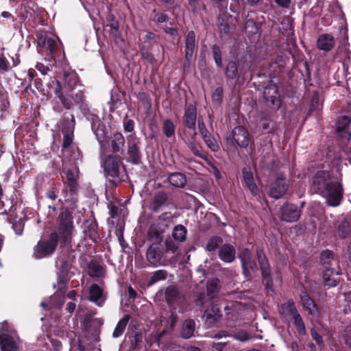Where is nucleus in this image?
I'll use <instances>...</instances> for the list:
<instances>
[{
    "mask_svg": "<svg viewBox=\"0 0 351 351\" xmlns=\"http://www.w3.org/2000/svg\"><path fill=\"white\" fill-rule=\"evenodd\" d=\"M51 87L65 109L72 110L76 106L82 113L88 110L84 85L75 70L64 71L62 83L56 77H51Z\"/></svg>",
    "mask_w": 351,
    "mask_h": 351,
    "instance_id": "1",
    "label": "nucleus"
},
{
    "mask_svg": "<svg viewBox=\"0 0 351 351\" xmlns=\"http://www.w3.org/2000/svg\"><path fill=\"white\" fill-rule=\"evenodd\" d=\"M311 191L322 197H343L342 184L326 170H319L312 177Z\"/></svg>",
    "mask_w": 351,
    "mask_h": 351,
    "instance_id": "2",
    "label": "nucleus"
},
{
    "mask_svg": "<svg viewBox=\"0 0 351 351\" xmlns=\"http://www.w3.org/2000/svg\"><path fill=\"white\" fill-rule=\"evenodd\" d=\"M74 228L73 216L65 210L61 211L56 219V229L60 238V247L69 246L72 242V232Z\"/></svg>",
    "mask_w": 351,
    "mask_h": 351,
    "instance_id": "3",
    "label": "nucleus"
},
{
    "mask_svg": "<svg viewBox=\"0 0 351 351\" xmlns=\"http://www.w3.org/2000/svg\"><path fill=\"white\" fill-rule=\"evenodd\" d=\"M59 243L60 238L58 232L52 231L46 238L38 241L34 247L32 256L36 260L48 258L54 254Z\"/></svg>",
    "mask_w": 351,
    "mask_h": 351,
    "instance_id": "4",
    "label": "nucleus"
},
{
    "mask_svg": "<svg viewBox=\"0 0 351 351\" xmlns=\"http://www.w3.org/2000/svg\"><path fill=\"white\" fill-rule=\"evenodd\" d=\"M252 63L243 62L237 64L234 60H229L224 69V75L227 80H237L244 82L252 80Z\"/></svg>",
    "mask_w": 351,
    "mask_h": 351,
    "instance_id": "5",
    "label": "nucleus"
},
{
    "mask_svg": "<svg viewBox=\"0 0 351 351\" xmlns=\"http://www.w3.org/2000/svg\"><path fill=\"white\" fill-rule=\"evenodd\" d=\"M37 47L40 53L49 55L56 62L57 58H60L62 49L60 43L49 36L47 32L39 29L36 33Z\"/></svg>",
    "mask_w": 351,
    "mask_h": 351,
    "instance_id": "6",
    "label": "nucleus"
},
{
    "mask_svg": "<svg viewBox=\"0 0 351 351\" xmlns=\"http://www.w3.org/2000/svg\"><path fill=\"white\" fill-rule=\"evenodd\" d=\"M335 253L330 250H324L319 254V263L323 267L322 278L325 286L333 287L337 285L338 281L332 276L335 272L332 267L333 262L335 261Z\"/></svg>",
    "mask_w": 351,
    "mask_h": 351,
    "instance_id": "7",
    "label": "nucleus"
},
{
    "mask_svg": "<svg viewBox=\"0 0 351 351\" xmlns=\"http://www.w3.org/2000/svg\"><path fill=\"white\" fill-rule=\"evenodd\" d=\"M75 250L71 243L67 247H60V252L56 258V267L58 269V275L68 276L70 269L75 263Z\"/></svg>",
    "mask_w": 351,
    "mask_h": 351,
    "instance_id": "8",
    "label": "nucleus"
},
{
    "mask_svg": "<svg viewBox=\"0 0 351 351\" xmlns=\"http://www.w3.org/2000/svg\"><path fill=\"white\" fill-rule=\"evenodd\" d=\"M257 262L261 272L263 283L267 291L274 289V281L271 274V267L266 254L263 248L257 247L256 250Z\"/></svg>",
    "mask_w": 351,
    "mask_h": 351,
    "instance_id": "9",
    "label": "nucleus"
},
{
    "mask_svg": "<svg viewBox=\"0 0 351 351\" xmlns=\"http://www.w3.org/2000/svg\"><path fill=\"white\" fill-rule=\"evenodd\" d=\"M238 258L241 261L242 274L247 280H251L253 278L252 273L258 270L252 252L248 248H243L239 252Z\"/></svg>",
    "mask_w": 351,
    "mask_h": 351,
    "instance_id": "10",
    "label": "nucleus"
},
{
    "mask_svg": "<svg viewBox=\"0 0 351 351\" xmlns=\"http://www.w3.org/2000/svg\"><path fill=\"white\" fill-rule=\"evenodd\" d=\"M227 141L231 143L236 148L237 146L240 148H247L250 145H254V140L250 136L247 130L241 125L234 128L231 134L227 138Z\"/></svg>",
    "mask_w": 351,
    "mask_h": 351,
    "instance_id": "11",
    "label": "nucleus"
},
{
    "mask_svg": "<svg viewBox=\"0 0 351 351\" xmlns=\"http://www.w3.org/2000/svg\"><path fill=\"white\" fill-rule=\"evenodd\" d=\"M82 114L90 122L91 129L95 135L96 139L101 147L104 146L108 138V130L105 123L101 121L97 114L91 113L89 108L87 112Z\"/></svg>",
    "mask_w": 351,
    "mask_h": 351,
    "instance_id": "12",
    "label": "nucleus"
},
{
    "mask_svg": "<svg viewBox=\"0 0 351 351\" xmlns=\"http://www.w3.org/2000/svg\"><path fill=\"white\" fill-rule=\"evenodd\" d=\"M146 258L153 267L165 265L167 261L164 245L160 243H153L147 250Z\"/></svg>",
    "mask_w": 351,
    "mask_h": 351,
    "instance_id": "13",
    "label": "nucleus"
},
{
    "mask_svg": "<svg viewBox=\"0 0 351 351\" xmlns=\"http://www.w3.org/2000/svg\"><path fill=\"white\" fill-rule=\"evenodd\" d=\"M141 145V141L134 133L127 136V154L128 155V160L134 165H139L141 163L142 154Z\"/></svg>",
    "mask_w": 351,
    "mask_h": 351,
    "instance_id": "14",
    "label": "nucleus"
},
{
    "mask_svg": "<svg viewBox=\"0 0 351 351\" xmlns=\"http://www.w3.org/2000/svg\"><path fill=\"white\" fill-rule=\"evenodd\" d=\"M123 166L121 158L119 155L108 154L104 162V169L108 178H120L121 167Z\"/></svg>",
    "mask_w": 351,
    "mask_h": 351,
    "instance_id": "15",
    "label": "nucleus"
},
{
    "mask_svg": "<svg viewBox=\"0 0 351 351\" xmlns=\"http://www.w3.org/2000/svg\"><path fill=\"white\" fill-rule=\"evenodd\" d=\"M278 215L281 221L294 223L300 218L301 208L296 204L286 202L280 206Z\"/></svg>",
    "mask_w": 351,
    "mask_h": 351,
    "instance_id": "16",
    "label": "nucleus"
},
{
    "mask_svg": "<svg viewBox=\"0 0 351 351\" xmlns=\"http://www.w3.org/2000/svg\"><path fill=\"white\" fill-rule=\"evenodd\" d=\"M64 173L63 180L67 189L69 191L71 196L76 195L78 189L79 184V169L76 167L64 168L62 170Z\"/></svg>",
    "mask_w": 351,
    "mask_h": 351,
    "instance_id": "17",
    "label": "nucleus"
},
{
    "mask_svg": "<svg viewBox=\"0 0 351 351\" xmlns=\"http://www.w3.org/2000/svg\"><path fill=\"white\" fill-rule=\"evenodd\" d=\"M281 308L283 313L287 315H291L294 324L300 335H305L306 328L304 323L298 313L293 300H289L287 302L282 304Z\"/></svg>",
    "mask_w": 351,
    "mask_h": 351,
    "instance_id": "18",
    "label": "nucleus"
},
{
    "mask_svg": "<svg viewBox=\"0 0 351 351\" xmlns=\"http://www.w3.org/2000/svg\"><path fill=\"white\" fill-rule=\"evenodd\" d=\"M197 108L195 104H189L184 110L183 123L191 130V137L194 138L197 135L196 132Z\"/></svg>",
    "mask_w": 351,
    "mask_h": 351,
    "instance_id": "19",
    "label": "nucleus"
},
{
    "mask_svg": "<svg viewBox=\"0 0 351 351\" xmlns=\"http://www.w3.org/2000/svg\"><path fill=\"white\" fill-rule=\"evenodd\" d=\"M260 88L265 89L263 95L265 100L270 103L273 108L278 110L281 107L282 101L277 86L269 83L265 87H259Z\"/></svg>",
    "mask_w": 351,
    "mask_h": 351,
    "instance_id": "20",
    "label": "nucleus"
},
{
    "mask_svg": "<svg viewBox=\"0 0 351 351\" xmlns=\"http://www.w3.org/2000/svg\"><path fill=\"white\" fill-rule=\"evenodd\" d=\"M108 145L111 154H123L125 145V139L123 135L120 132H116L107 139L105 143Z\"/></svg>",
    "mask_w": 351,
    "mask_h": 351,
    "instance_id": "21",
    "label": "nucleus"
},
{
    "mask_svg": "<svg viewBox=\"0 0 351 351\" xmlns=\"http://www.w3.org/2000/svg\"><path fill=\"white\" fill-rule=\"evenodd\" d=\"M37 0L21 3L18 16L23 21H34L38 10Z\"/></svg>",
    "mask_w": 351,
    "mask_h": 351,
    "instance_id": "22",
    "label": "nucleus"
},
{
    "mask_svg": "<svg viewBox=\"0 0 351 351\" xmlns=\"http://www.w3.org/2000/svg\"><path fill=\"white\" fill-rule=\"evenodd\" d=\"M165 298L169 306H179L184 301V297L174 285H169L166 288Z\"/></svg>",
    "mask_w": 351,
    "mask_h": 351,
    "instance_id": "23",
    "label": "nucleus"
},
{
    "mask_svg": "<svg viewBox=\"0 0 351 351\" xmlns=\"http://www.w3.org/2000/svg\"><path fill=\"white\" fill-rule=\"evenodd\" d=\"M204 316L206 317L207 327L211 328L221 320L222 312L217 304H212L205 310Z\"/></svg>",
    "mask_w": 351,
    "mask_h": 351,
    "instance_id": "24",
    "label": "nucleus"
},
{
    "mask_svg": "<svg viewBox=\"0 0 351 351\" xmlns=\"http://www.w3.org/2000/svg\"><path fill=\"white\" fill-rule=\"evenodd\" d=\"M89 300L99 307L104 306L106 296L104 295V289L99 285L93 283L90 287Z\"/></svg>",
    "mask_w": 351,
    "mask_h": 351,
    "instance_id": "25",
    "label": "nucleus"
},
{
    "mask_svg": "<svg viewBox=\"0 0 351 351\" xmlns=\"http://www.w3.org/2000/svg\"><path fill=\"white\" fill-rule=\"evenodd\" d=\"M289 184L285 178L278 177L270 189V197H282L288 190Z\"/></svg>",
    "mask_w": 351,
    "mask_h": 351,
    "instance_id": "26",
    "label": "nucleus"
},
{
    "mask_svg": "<svg viewBox=\"0 0 351 351\" xmlns=\"http://www.w3.org/2000/svg\"><path fill=\"white\" fill-rule=\"evenodd\" d=\"M219 258L225 263H232L236 257V250L230 243L222 244L218 252Z\"/></svg>",
    "mask_w": 351,
    "mask_h": 351,
    "instance_id": "27",
    "label": "nucleus"
},
{
    "mask_svg": "<svg viewBox=\"0 0 351 351\" xmlns=\"http://www.w3.org/2000/svg\"><path fill=\"white\" fill-rule=\"evenodd\" d=\"M197 51V42L196 35L193 30L187 32L184 35V53L187 56L191 54H196Z\"/></svg>",
    "mask_w": 351,
    "mask_h": 351,
    "instance_id": "28",
    "label": "nucleus"
},
{
    "mask_svg": "<svg viewBox=\"0 0 351 351\" xmlns=\"http://www.w3.org/2000/svg\"><path fill=\"white\" fill-rule=\"evenodd\" d=\"M335 46V39L330 34H322L319 35L317 41V47L318 49L328 52Z\"/></svg>",
    "mask_w": 351,
    "mask_h": 351,
    "instance_id": "29",
    "label": "nucleus"
},
{
    "mask_svg": "<svg viewBox=\"0 0 351 351\" xmlns=\"http://www.w3.org/2000/svg\"><path fill=\"white\" fill-rule=\"evenodd\" d=\"M243 181L245 186L250 191L254 196L258 193V188L255 183L253 173L250 169L244 167L242 169Z\"/></svg>",
    "mask_w": 351,
    "mask_h": 351,
    "instance_id": "30",
    "label": "nucleus"
},
{
    "mask_svg": "<svg viewBox=\"0 0 351 351\" xmlns=\"http://www.w3.org/2000/svg\"><path fill=\"white\" fill-rule=\"evenodd\" d=\"M0 346L1 351H16L14 338L8 333L0 332Z\"/></svg>",
    "mask_w": 351,
    "mask_h": 351,
    "instance_id": "31",
    "label": "nucleus"
},
{
    "mask_svg": "<svg viewBox=\"0 0 351 351\" xmlns=\"http://www.w3.org/2000/svg\"><path fill=\"white\" fill-rule=\"evenodd\" d=\"M301 302L305 311H308V314L314 315L315 311L317 310V304L315 301L309 296L308 293L304 291L300 294Z\"/></svg>",
    "mask_w": 351,
    "mask_h": 351,
    "instance_id": "32",
    "label": "nucleus"
},
{
    "mask_svg": "<svg viewBox=\"0 0 351 351\" xmlns=\"http://www.w3.org/2000/svg\"><path fill=\"white\" fill-rule=\"evenodd\" d=\"M195 327V321L193 319H186L182 324L180 337L185 339L191 338L193 335Z\"/></svg>",
    "mask_w": 351,
    "mask_h": 351,
    "instance_id": "33",
    "label": "nucleus"
},
{
    "mask_svg": "<svg viewBox=\"0 0 351 351\" xmlns=\"http://www.w3.org/2000/svg\"><path fill=\"white\" fill-rule=\"evenodd\" d=\"M169 183L177 188H184L186 184L185 174L180 172H174L169 174L168 177Z\"/></svg>",
    "mask_w": 351,
    "mask_h": 351,
    "instance_id": "34",
    "label": "nucleus"
},
{
    "mask_svg": "<svg viewBox=\"0 0 351 351\" xmlns=\"http://www.w3.org/2000/svg\"><path fill=\"white\" fill-rule=\"evenodd\" d=\"M34 86L44 96L47 98H51L53 94V90L51 87V77L47 83L46 88L43 84V80L40 77H37L34 80Z\"/></svg>",
    "mask_w": 351,
    "mask_h": 351,
    "instance_id": "35",
    "label": "nucleus"
},
{
    "mask_svg": "<svg viewBox=\"0 0 351 351\" xmlns=\"http://www.w3.org/2000/svg\"><path fill=\"white\" fill-rule=\"evenodd\" d=\"M114 201H110L108 203V208L109 213L112 218H116L121 214L123 209L125 208V204L121 203L120 199H114Z\"/></svg>",
    "mask_w": 351,
    "mask_h": 351,
    "instance_id": "36",
    "label": "nucleus"
},
{
    "mask_svg": "<svg viewBox=\"0 0 351 351\" xmlns=\"http://www.w3.org/2000/svg\"><path fill=\"white\" fill-rule=\"evenodd\" d=\"M273 74L269 73L267 71L266 72H258L257 73L253 74L252 73V79L253 78H261V77H265V80L254 82V86L257 88L259 89V87H265V86H267L268 84L272 83V77L271 75Z\"/></svg>",
    "mask_w": 351,
    "mask_h": 351,
    "instance_id": "37",
    "label": "nucleus"
},
{
    "mask_svg": "<svg viewBox=\"0 0 351 351\" xmlns=\"http://www.w3.org/2000/svg\"><path fill=\"white\" fill-rule=\"evenodd\" d=\"M106 21L108 22L107 26L110 27V34L116 38L120 36L119 31V23L116 19L115 16L112 14H108L106 16Z\"/></svg>",
    "mask_w": 351,
    "mask_h": 351,
    "instance_id": "38",
    "label": "nucleus"
},
{
    "mask_svg": "<svg viewBox=\"0 0 351 351\" xmlns=\"http://www.w3.org/2000/svg\"><path fill=\"white\" fill-rule=\"evenodd\" d=\"M222 243L223 239L220 236H212L208 239L205 249L210 253H214L220 248L219 246Z\"/></svg>",
    "mask_w": 351,
    "mask_h": 351,
    "instance_id": "39",
    "label": "nucleus"
},
{
    "mask_svg": "<svg viewBox=\"0 0 351 351\" xmlns=\"http://www.w3.org/2000/svg\"><path fill=\"white\" fill-rule=\"evenodd\" d=\"M337 233L338 236L342 239L348 237L351 233V223L344 219L338 225Z\"/></svg>",
    "mask_w": 351,
    "mask_h": 351,
    "instance_id": "40",
    "label": "nucleus"
},
{
    "mask_svg": "<svg viewBox=\"0 0 351 351\" xmlns=\"http://www.w3.org/2000/svg\"><path fill=\"white\" fill-rule=\"evenodd\" d=\"M69 280V278L66 276L58 275V288L55 293V295L60 296L62 300H64L65 293L66 290V284Z\"/></svg>",
    "mask_w": 351,
    "mask_h": 351,
    "instance_id": "41",
    "label": "nucleus"
},
{
    "mask_svg": "<svg viewBox=\"0 0 351 351\" xmlns=\"http://www.w3.org/2000/svg\"><path fill=\"white\" fill-rule=\"evenodd\" d=\"M220 287V280L217 278H213L208 280L206 282L208 295L213 298L214 294L219 291Z\"/></svg>",
    "mask_w": 351,
    "mask_h": 351,
    "instance_id": "42",
    "label": "nucleus"
},
{
    "mask_svg": "<svg viewBox=\"0 0 351 351\" xmlns=\"http://www.w3.org/2000/svg\"><path fill=\"white\" fill-rule=\"evenodd\" d=\"M130 340V348L133 350H139L142 348L143 335L142 332H134L129 337Z\"/></svg>",
    "mask_w": 351,
    "mask_h": 351,
    "instance_id": "43",
    "label": "nucleus"
},
{
    "mask_svg": "<svg viewBox=\"0 0 351 351\" xmlns=\"http://www.w3.org/2000/svg\"><path fill=\"white\" fill-rule=\"evenodd\" d=\"M130 315L126 314L118 322L112 333L113 337L117 338L122 335L130 320Z\"/></svg>",
    "mask_w": 351,
    "mask_h": 351,
    "instance_id": "44",
    "label": "nucleus"
},
{
    "mask_svg": "<svg viewBox=\"0 0 351 351\" xmlns=\"http://www.w3.org/2000/svg\"><path fill=\"white\" fill-rule=\"evenodd\" d=\"M75 120L73 114L69 117H64L62 123V132H74Z\"/></svg>",
    "mask_w": 351,
    "mask_h": 351,
    "instance_id": "45",
    "label": "nucleus"
},
{
    "mask_svg": "<svg viewBox=\"0 0 351 351\" xmlns=\"http://www.w3.org/2000/svg\"><path fill=\"white\" fill-rule=\"evenodd\" d=\"M89 274L92 277H100L104 275V269L95 261H91L88 265Z\"/></svg>",
    "mask_w": 351,
    "mask_h": 351,
    "instance_id": "46",
    "label": "nucleus"
},
{
    "mask_svg": "<svg viewBox=\"0 0 351 351\" xmlns=\"http://www.w3.org/2000/svg\"><path fill=\"white\" fill-rule=\"evenodd\" d=\"M187 234L186 228L182 225H177L174 227L172 232V237L174 240L178 242L185 241Z\"/></svg>",
    "mask_w": 351,
    "mask_h": 351,
    "instance_id": "47",
    "label": "nucleus"
},
{
    "mask_svg": "<svg viewBox=\"0 0 351 351\" xmlns=\"http://www.w3.org/2000/svg\"><path fill=\"white\" fill-rule=\"evenodd\" d=\"M162 129L164 135L167 138L175 136L176 126L171 119H167L163 121Z\"/></svg>",
    "mask_w": 351,
    "mask_h": 351,
    "instance_id": "48",
    "label": "nucleus"
},
{
    "mask_svg": "<svg viewBox=\"0 0 351 351\" xmlns=\"http://www.w3.org/2000/svg\"><path fill=\"white\" fill-rule=\"evenodd\" d=\"M167 271L165 269H159L154 271L148 280L147 285L152 286L160 280H165L167 277Z\"/></svg>",
    "mask_w": 351,
    "mask_h": 351,
    "instance_id": "49",
    "label": "nucleus"
},
{
    "mask_svg": "<svg viewBox=\"0 0 351 351\" xmlns=\"http://www.w3.org/2000/svg\"><path fill=\"white\" fill-rule=\"evenodd\" d=\"M162 232L160 231L156 227L151 226L148 231V238L153 243L162 242Z\"/></svg>",
    "mask_w": 351,
    "mask_h": 351,
    "instance_id": "50",
    "label": "nucleus"
},
{
    "mask_svg": "<svg viewBox=\"0 0 351 351\" xmlns=\"http://www.w3.org/2000/svg\"><path fill=\"white\" fill-rule=\"evenodd\" d=\"M212 53L215 62L218 68H222V58H221V50L219 46L217 45H213L212 46Z\"/></svg>",
    "mask_w": 351,
    "mask_h": 351,
    "instance_id": "51",
    "label": "nucleus"
},
{
    "mask_svg": "<svg viewBox=\"0 0 351 351\" xmlns=\"http://www.w3.org/2000/svg\"><path fill=\"white\" fill-rule=\"evenodd\" d=\"M189 148L191 152L196 156L206 160L208 158L207 156L203 153L202 151V147L200 145H197L194 141L189 142Z\"/></svg>",
    "mask_w": 351,
    "mask_h": 351,
    "instance_id": "52",
    "label": "nucleus"
},
{
    "mask_svg": "<svg viewBox=\"0 0 351 351\" xmlns=\"http://www.w3.org/2000/svg\"><path fill=\"white\" fill-rule=\"evenodd\" d=\"M165 253L167 254L169 253L175 254L178 249V244L171 238H167L165 241Z\"/></svg>",
    "mask_w": 351,
    "mask_h": 351,
    "instance_id": "53",
    "label": "nucleus"
},
{
    "mask_svg": "<svg viewBox=\"0 0 351 351\" xmlns=\"http://www.w3.org/2000/svg\"><path fill=\"white\" fill-rule=\"evenodd\" d=\"M208 165V169L210 173L213 174L217 180L222 178L221 171L215 162H212L209 158L205 160Z\"/></svg>",
    "mask_w": 351,
    "mask_h": 351,
    "instance_id": "54",
    "label": "nucleus"
},
{
    "mask_svg": "<svg viewBox=\"0 0 351 351\" xmlns=\"http://www.w3.org/2000/svg\"><path fill=\"white\" fill-rule=\"evenodd\" d=\"M202 138L206 144L207 147L210 148L213 152L218 151L219 148V145L216 139L211 134H208V136L204 135Z\"/></svg>",
    "mask_w": 351,
    "mask_h": 351,
    "instance_id": "55",
    "label": "nucleus"
},
{
    "mask_svg": "<svg viewBox=\"0 0 351 351\" xmlns=\"http://www.w3.org/2000/svg\"><path fill=\"white\" fill-rule=\"evenodd\" d=\"M351 123V117L343 115L339 118L337 121V131L343 132Z\"/></svg>",
    "mask_w": 351,
    "mask_h": 351,
    "instance_id": "56",
    "label": "nucleus"
},
{
    "mask_svg": "<svg viewBox=\"0 0 351 351\" xmlns=\"http://www.w3.org/2000/svg\"><path fill=\"white\" fill-rule=\"evenodd\" d=\"M218 27L221 34L228 35L230 33V25L227 19L219 16L217 19Z\"/></svg>",
    "mask_w": 351,
    "mask_h": 351,
    "instance_id": "57",
    "label": "nucleus"
},
{
    "mask_svg": "<svg viewBox=\"0 0 351 351\" xmlns=\"http://www.w3.org/2000/svg\"><path fill=\"white\" fill-rule=\"evenodd\" d=\"M141 58L147 61L149 64L154 65L156 63V60L151 51L147 48H140Z\"/></svg>",
    "mask_w": 351,
    "mask_h": 351,
    "instance_id": "58",
    "label": "nucleus"
},
{
    "mask_svg": "<svg viewBox=\"0 0 351 351\" xmlns=\"http://www.w3.org/2000/svg\"><path fill=\"white\" fill-rule=\"evenodd\" d=\"M223 89L221 86L217 87L212 94L213 104L220 105L223 101Z\"/></svg>",
    "mask_w": 351,
    "mask_h": 351,
    "instance_id": "59",
    "label": "nucleus"
},
{
    "mask_svg": "<svg viewBox=\"0 0 351 351\" xmlns=\"http://www.w3.org/2000/svg\"><path fill=\"white\" fill-rule=\"evenodd\" d=\"M288 60V57L286 56L284 54H280L278 55L274 60H273V65L276 64V67H278L282 73L283 71V69L285 68V65L287 64V62Z\"/></svg>",
    "mask_w": 351,
    "mask_h": 351,
    "instance_id": "60",
    "label": "nucleus"
},
{
    "mask_svg": "<svg viewBox=\"0 0 351 351\" xmlns=\"http://www.w3.org/2000/svg\"><path fill=\"white\" fill-rule=\"evenodd\" d=\"M167 199H152L149 205V208L153 212H158L165 204Z\"/></svg>",
    "mask_w": 351,
    "mask_h": 351,
    "instance_id": "61",
    "label": "nucleus"
},
{
    "mask_svg": "<svg viewBox=\"0 0 351 351\" xmlns=\"http://www.w3.org/2000/svg\"><path fill=\"white\" fill-rule=\"evenodd\" d=\"M24 226L25 222L23 218L14 219L12 227L16 234L21 235L23 234Z\"/></svg>",
    "mask_w": 351,
    "mask_h": 351,
    "instance_id": "62",
    "label": "nucleus"
},
{
    "mask_svg": "<svg viewBox=\"0 0 351 351\" xmlns=\"http://www.w3.org/2000/svg\"><path fill=\"white\" fill-rule=\"evenodd\" d=\"M0 105L1 110L3 111H8L10 104L8 98V93L0 91Z\"/></svg>",
    "mask_w": 351,
    "mask_h": 351,
    "instance_id": "63",
    "label": "nucleus"
},
{
    "mask_svg": "<svg viewBox=\"0 0 351 351\" xmlns=\"http://www.w3.org/2000/svg\"><path fill=\"white\" fill-rule=\"evenodd\" d=\"M345 344L351 348V326H347L342 334Z\"/></svg>",
    "mask_w": 351,
    "mask_h": 351,
    "instance_id": "64",
    "label": "nucleus"
}]
</instances>
